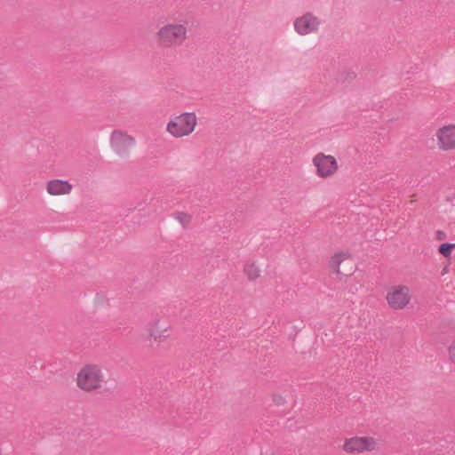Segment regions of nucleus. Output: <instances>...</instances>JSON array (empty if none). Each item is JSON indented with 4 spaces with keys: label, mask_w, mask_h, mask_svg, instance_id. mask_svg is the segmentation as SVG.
<instances>
[{
    "label": "nucleus",
    "mask_w": 455,
    "mask_h": 455,
    "mask_svg": "<svg viewBox=\"0 0 455 455\" xmlns=\"http://www.w3.org/2000/svg\"><path fill=\"white\" fill-rule=\"evenodd\" d=\"M104 370L96 363H86L83 365L76 375V387L89 394L100 391L106 385Z\"/></svg>",
    "instance_id": "1"
},
{
    "label": "nucleus",
    "mask_w": 455,
    "mask_h": 455,
    "mask_svg": "<svg viewBox=\"0 0 455 455\" xmlns=\"http://www.w3.org/2000/svg\"><path fill=\"white\" fill-rule=\"evenodd\" d=\"M327 267L329 272L338 280H346L357 271L355 255L349 249H338L330 256Z\"/></svg>",
    "instance_id": "2"
},
{
    "label": "nucleus",
    "mask_w": 455,
    "mask_h": 455,
    "mask_svg": "<svg viewBox=\"0 0 455 455\" xmlns=\"http://www.w3.org/2000/svg\"><path fill=\"white\" fill-rule=\"evenodd\" d=\"M155 38L163 48L178 47L188 39V28L184 22H166L159 27Z\"/></svg>",
    "instance_id": "3"
},
{
    "label": "nucleus",
    "mask_w": 455,
    "mask_h": 455,
    "mask_svg": "<svg viewBox=\"0 0 455 455\" xmlns=\"http://www.w3.org/2000/svg\"><path fill=\"white\" fill-rule=\"evenodd\" d=\"M198 119L194 112H183L172 116L166 124V132L173 138L191 135L196 129Z\"/></svg>",
    "instance_id": "4"
},
{
    "label": "nucleus",
    "mask_w": 455,
    "mask_h": 455,
    "mask_svg": "<svg viewBox=\"0 0 455 455\" xmlns=\"http://www.w3.org/2000/svg\"><path fill=\"white\" fill-rule=\"evenodd\" d=\"M340 449L349 455L370 453L379 449V442L372 435H352L343 440Z\"/></svg>",
    "instance_id": "5"
},
{
    "label": "nucleus",
    "mask_w": 455,
    "mask_h": 455,
    "mask_svg": "<svg viewBox=\"0 0 455 455\" xmlns=\"http://www.w3.org/2000/svg\"><path fill=\"white\" fill-rule=\"evenodd\" d=\"M412 294L409 286L402 283L391 285L386 291L385 300L387 307L401 311L411 305Z\"/></svg>",
    "instance_id": "6"
},
{
    "label": "nucleus",
    "mask_w": 455,
    "mask_h": 455,
    "mask_svg": "<svg viewBox=\"0 0 455 455\" xmlns=\"http://www.w3.org/2000/svg\"><path fill=\"white\" fill-rule=\"evenodd\" d=\"M312 164L316 177L323 180L332 178L339 170L337 158L323 152H318L312 157Z\"/></svg>",
    "instance_id": "7"
},
{
    "label": "nucleus",
    "mask_w": 455,
    "mask_h": 455,
    "mask_svg": "<svg viewBox=\"0 0 455 455\" xmlns=\"http://www.w3.org/2000/svg\"><path fill=\"white\" fill-rule=\"evenodd\" d=\"M111 149L120 157H127L136 146V140L121 129L114 130L109 138Z\"/></svg>",
    "instance_id": "8"
},
{
    "label": "nucleus",
    "mask_w": 455,
    "mask_h": 455,
    "mask_svg": "<svg viewBox=\"0 0 455 455\" xmlns=\"http://www.w3.org/2000/svg\"><path fill=\"white\" fill-rule=\"evenodd\" d=\"M321 28L320 18L312 12H306L293 20V29L300 36L316 35Z\"/></svg>",
    "instance_id": "9"
},
{
    "label": "nucleus",
    "mask_w": 455,
    "mask_h": 455,
    "mask_svg": "<svg viewBox=\"0 0 455 455\" xmlns=\"http://www.w3.org/2000/svg\"><path fill=\"white\" fill-rule=\"evenodd\" d=\"M434 141L440 151L455 149V124L439 126L435 132Z\"/></svg>",
    "instance_id": "10"
},
{
    "label": "nucleus",
    "mask_w": 455,
    "mask_h": 455,
    "mask_svg": "<svg viewBox=\"0 0 455 455\" xmlns=\"http://www.w3.org/2000/svg\"><path fill=\"white\" fill-rule=\"evenodd\" d=\"M170 325L164 321L156 320L147 329L146 340L151 345H160L170 337Z\"/></svg>",
    "instance_id": "11"
},
{
    "label": "nucleus",
    "mask_w": 455,
    "mask_h": 455,
    "mask_svg": "<svg viewBox=\"0 0 455 455\" xmlns=\"http://www.w3.org/2000/svg\"><path fill=\"white\" fill-rule=\"evenodd\" d=\"M45 190L51 196H66L72 193L73 185L65 180L52 179L46 182Z\"/></svg>",
    "instance_id": "12"
},
{
    "label": "nucleus",
    "mask_w": 455,
    "mask_h": 455,
    "mask_svg": "<svg viewBox=\"0 0 455 455\" xmlns=\"http://www.w3.org/2000/svg\"><path fill=\"white\" fill-rule=\"evenodd\" d=\"M243 275L249 281H256L260 277L261 270L259 266L253 261H248L244 264L243 269Z\"/></svg>",
    "instance_id": "13"
},
{
    "label": "nucleus",
    "mask_w": 455,
    "mask_h": 455,
    "mask_svg": "<svg viewBox=\"0 0 455 455\" xmlns=\"http://www.w3.org/2000/svg\"><path fill=\"white\" fill-rule=\"evenodd\" d=\"M455 250V243H443L438 247V252L446 259H450L453 251Z\"/></svg>",
    "instance_id": "14"
},
{
    "label": "nucleus",
    "mask_w": 455,
    "mask_h": 455,
    "mask_svg": "<svg viewBox=\"0 0 455 455\" xmlns=\"http://www.w3.org/2000/svg\"><path fill=\"white\" fill-rule=\"evenodd\" d=\"M447 355L449 360L455 365V339L448 346Z\"/></svg>",
    "instance_id": "15"
},
{
    "label": "nucleus",
    "mask_w": 455,
    "mask_h": 455,
    "mask_svg": "<svg viewBox=\"0 0 455 455\" xmlns=\"http://www.w3.org/2000/svg\"><path fill=\"white\" fill-rule=\"evenodd\" d=\"M272 399L278 405H281V404H283L284 403L283 397L281 395H278V394H274L272 395Z\"/></svg>",
    "instance_id": "16"
},
{
    "label": "nucleus",
    "mask_w": 455,
    "mask_h": 455,
    "mask_svg": "<svg viewBox=\"0 0 455 455\" xmlns=\"http://www.w3.org/2000/svg\"><path fill=\"white\" fill-rule=\"evenodd\" d=\"M0 455H4V451L1 447H0Z\"/></svg>",
    "instance_id": "17"
}]
</instances>
